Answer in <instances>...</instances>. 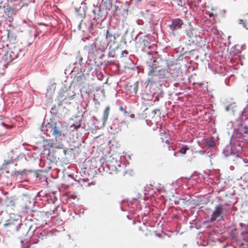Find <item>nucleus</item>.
I'll list each match as a JSON object with an SVG mask.
<instances>
[{"label":"nucleus","instance_id":"39448f33","mask_svg":"<svg viewBox=\"0 0 248 248\" xmlns=\"http://www.w3.org/2000/svg\"><path fill=\"white\" fill-rule=\"evenodd\" d=\"M230 209L228 207H224L223 206H218V221L224 219L227 215L230 213Z\"/></svg>","mask_w":248,"mask_h":248},{"label":"nucleus","instance_id":"20e7f679","mask_svg":"<svg viewBox=\"0 0 248 248\" xmlns=\"http://www.w3.org/2000/svg\"><path fill=\"white\" fill-rule=\"evenodd\" d=\"M106 37L108 43H103V45L102 46V47L100 48V50L102 52L105 50L108 46L109 45L110 46L109 47H111L112 45L115 44L116 40L115 36L112 33H110L108 30H107V31Z\"/></svg>","mask_w":248,"mask_h":248},{"label":"nucleus","instance_id":"f3484780","mask_svg":"<svg viewBox=\"0 0 248 248\" xmlns=\"http://www.w3.org/2000/svg\"><path fill=\"white\" fill-rule=\"evenodd\" d=\"M238 22L239 24L242 25V26H243L244 28H246L247 30L248 29V28L247 27V25H248V23H246V20L244 21L242 19H239Z\"/></svg>","mask_w":248,"mask_h":248},{"label":"nucleus","instance_id":"f8f14e48","mask_svg":"<svg viewBox=\"0 0 248 248\" xmlns=\"http://www.w3.org/2000/svg\"><path fill=\"white\" fill-rule=\"evenodd\" d=\"M96 48V46L94 43H93L88 46H86V49L89 54H94V49Z\"/></svg>","mask_w":248,"mask_h":248},{"label":"nucleus","instance_id":"a878e982","mask_svg":"<svg viewBox=\"0 0 248 248\" xmlns=\"http://www.w3.org/2000/svg\"><path fill=\"white\" fill-rule=\"evenodd\" d=\"M46 142H48V145L49 147H52L53 146V142L50 140H46Z\"/></svg>","mask_w":248,"mask_h":248},{"label":"nucleus","instance_id":"e433bc0d","mask_svg":"<svg viewBox=\"0 0 248 248\" xmlns=\"http://www.w3.org/2000/svg\"><path fill=\"white\" fill-rule=\"evenodd\" d=\"M124 53H126V54H127V52L126 51H124Z\"/></svg>","mask_w":248,"mask_h":248},{"label":"nucleus","instance_id":"0eeeda50","mask_svg":"<svg viewBox=\"0 0 248 248\" xmlns=\"http://www.w3.org/2000/svg\"><path fill=\"white\" fill-rule=\"evenodd\" d=\"M183 24V20L176 18L172 20L171 24L170 25V27L172 30H176L180 29Z\"/></svg>","mask_w":248,"mask_h":248},{"label":"nucleus","instance_id":"a211bd4d","mask_svg":"<svg viewBox=\"0 0 248 248\" xmlns=\"http://www.w3.org/2000/svg\"><path fill=\"white\" fill-rule=\"evenodd\" d=\"M9 56L11 60H14V59L17 58V54L15 53L14 52L11 51L9 54Z\"/></svg>","mask_w":248,"mask_h":248},{"label":"nucleus","instance_id":"9b49d317","mask_svg":"<svg viewBox=\"0 0 248 248\" xmlns=\"http://www.w3.org/2000/svg\"><path fill=\"white\" fill-rule=\"evenodd\" d=\"M13 154V152L10 153L9 154V156H11V158L10 159L8 160H4V162L3 163V166H6L8 165L11 163H12L14 162L15 160H16V157H17V155L16 156H13L12 155Z\"/></svg>","mask_w":248,"mask_h":248},{"label":"nucleus","instance_id":"7c9ffc66","mask_svg":"<svg viewBox=\"0 0 248 248\" xmlns=\"http://www.w3.org/2000/svg\"><path fill=\"white\" fill-rule=\"evenodd\" d=\"M209 16L210 17H212V16H214V14H212V13L209 14Z\"/></svg>","mask_w":248,"mask_h":248},{"label":"nucleus","instance_id":"aec40b11","mask_svg":"<svg viewBox=\"0 0 248 248\" xmlns=\"http://www.w3.org/2000/svg\"><path fill=\"white\" fill-rule=\"evenodd\" d=\"M188 148H187L186 146L182 148H181L179 151L178 153L183 154H186V151L188 150Z\"/></svg>","mask_w":248,"mask_h":248},{"label":"nucleus","instance_id":"f257e3e1","mask_svg":"<svg viewBox=\"0 0 248 248\" xmlns=\"http://www.w3.org/2000/svg\"><path fill=\"white\" fill-rule=\"evenodd\" d=\"M148 75L149 77L147 79V85H153L159 83L164 78V71L158 69L157 67H150Z\"/></svg>","mask_w":248,"mask_h":248},{"label":"nucleus","instance_id":"473e14b6","mask_svg":"<svg viewBox=\"0 0 248 248\" xmlns=\"http://www.w3.org/2000/svg\"><path fill=\"white\" fill-rule=\"evenodd\" d=\"M120 109L121 110H122V111H123V110H124V108H123L122 107H121L120 108Z\"/></svg>","mask_w":248,"mask_h":248},{"label":"nucleus","instance_id":"423d86ee","mask_svg":"<svg viewBox=\"0 0 248 248\" xmlns=\"http://www.w3.org/2000/svg\"><path fill=\"white\" fill-rule=\"evenodd\" d=\"M93 12L94 14V18L101 20L106 18L108 14L106 10H104L103 8L93 10Z\"/></svg>","mask_w":248,"mask_h":248},{"label":"nucleus","instance_id":"1a4fd4ad","mask_svg":"<svg viewBox=\"0 0 248 248\" xmlns=\"http://www.w3.org/2000/svg\"><path fill=\"white\" fill-rule=\"evenodd\" d=\"M85 80V76L84 74H80L76 76L74 78V80L78 85H81L84 83Z\"/></svg>","mask_w":248,"mask_h":248},{"label":"nucleus","instance_id":"5701e85b","mask_svg":"<svg viewBox=\"0 0 248 248\" xmlns=\"http://www.w3.org/2000/svg\"><path fill=\"white\" fill-rule=\"evenodd\" d=\"M159 111H160V110L159 109H154L152 111V113H153V117H154L156 115L157 112H159Z\"/></svg>","mask_w":248,"mask_h":248},{"label":"nucleus","instance_id":"dca6fc26","mask_svg":"<svg viewBox=\"0 0 248 248\" xmlns=\"http://www.w3.org/2000/svg\"><path fill=\"white\" fill-rule=\"evenodd\" d=\"M194 34H196V31L194 30H189L186 31V34L189 38L193 39Z\"/></svg>","mask_w":248,"mask_h":248},{"label":"nucleus","instance_id":"ddd939ff","mask_svg":"<svg viewBox=\"0 0 248 248\" xmlns=\"http://www.w3.org/2000/svg\"><path fill=\"white\" fill-rule=\"evenodd\" d=\"M110 111V107L109 106H108L105 108L104 113H103V121L104 123H105L108 118V116L109 113Z\"/></svg>","mask_w":248,"mask_h":248},{"label":"nucleus","instance_id":"c9c22d12","mask_svg":"<svg viewBox=\"0 0 248 248\" xmlns=\"http://www.w3.org/2000/svg\"><path fill=\"white\" fill-rule=\"evenodd\" d=\"M174 85L175 86L177 87V85H178V83H175V84H174Z\"/></svg>","mask_w":248,"mask_h":248},{"label":"nucleus","instance_id":"393cba45","mask_svg":"<svg viewBox=\"0 0 248 248\" xmlns=\"http://www.w3.org/2000/svg\"><path fill=\"white\" fill-rule=\"evenodd\" d=\"M211 31L212 33H213L214 34H216L217 33V30L215 27H213L211 29Z\"/></svg>","mask_w":248,"mask_h":248},{"label":"nucleus","instance_id":"cd10ccee","mask_svg":"<svg viewBox=\"0 0 248 248\" xmlns=\"http://www.w3.org/2000/svg\"><path fill=\"white\" fill-rule=\"evenodd\" d=\"M220 57V60L223 61L224 60V56H223V53L222 51L221 50V54L219 55Z\"/></svg>","mask_w":248,"mask_h":248},{"label":"nucleus","instance_id":"c85d7f7f","mask_svg":"<svg viewBox=\"0 0 248 248\" xmlns=\"http://www.w3.org/2000/svg\"><path fill=\"white\" fill-rule=\"evenodd\" d=\"M110 170H111L112 171H116V167H114V168H113V166H112L111 168V169H110Z\"/></svg>","mask_w":248,"mask_h":248},{"label":"nucleus","instance_id":"f704fd0d","mask_svg":"<svg viewBox=\"0 0 248 248\" xmlns=\"http://www.w3.org/2000/svg\"><path fill=\"white\" fill-rule=\"evenodd\" d=\"M1 124H2L3 125H4V126H5V125H6V124H4V122H2V123H1Z\"/></svg>","mask_w":248,"mask_h":248},{"label":"nucleus","instance_id":"2f4dec72","mask_svg":"<svg viewBox=\"0 0 248 248\" xmlns=\"http://www.w3.org/2000/svg\"><path fill=\"white\" fill-rule=\"evenodd\" d=\"M22 248H30V246L28 245V246H26V247H24V248L23 247Z\"/></svg>","mask_w":248,"mask_h":248},{"label":"nucleus","instance_id":"7ed1b4c3","mask_svg":"<svg viewBox=\"0 0 248 248\" xmlns=\"http://www.w3.org/2000/svg\"><path fill=\"white\" fill-rule=\"evenodd\" d=\"M50 132L55 136L56 138L60 136L64 137L65 134L63 133V126L60 122H56L51 125Z\"/></svg>","mask_w":248,"mask_h":248},{"label":"nucleus","instance_id":"6ab92c4d","mask_svg":"<svg viewBox=\"0 0 248 248\" xmlns=\"http://www.w3.org/2000/svg\"><path fill=\"white\" fill-rule=\"evenodd\" d=\"M219 35L220 36V37L221 38V39H222V40H225L227 39V35H226L225 34H224L222 31H221L220 32H219L218 31V36Z\"/></svg>","mask_w":248,"mask_h":248},{"label":"nucleus","instance_id":"9d476101","mask_svg":"<svg viewBox=\"0 0 248 248\" xmlns=\"http://www.w3.org/2000/svg\"><path fill=\"white\" fill-rule=\"evenodd\" d=\"M204 144L206 146L209 147H212L216 145V143L214 140V138L212 137L210 138L206 139L205 140Z\"/></svg>","mask_w":248,"mask_h":248},{"label":"nucleus","instance_id":"4c0bfd02","mask_svg":"<svg viewBox=\"0 0 248 248\" xmlns=\"http://www.w3.org/2000/svg\"><path fill=\"white\" fill-rule=\"evenodd\" d=\"M141 0H137L138 1H140Z\"/></svg>","mask_w":248,"mask_h":248},{"label":"nucleus","instance_id":"4468645a","mask_svg":"<svg viewBox=\"0 0 248 248\" xmlns=\"http://www.w3.org/2000/svg\"><path fill=\"white\" fill-rule=\"evenodd\" d=\"M61 105V103L59 104L58 106L54 105L53 107L51 108V113L53 115H56L59 112V108Z\"/></svg>","mask_w":248,"mask_h":248},{"label":"nucleus","instance_id":"bb28decb","mask_svg":"<svg viewBox=\"0 0 248 248\" xmlns=\"http://www.w3.org/2000/svg\"><path fill=\"white\" fill-rule=\"evenodd\" d=\"M72 127H73L75 129H78L80 127V124L76 125L74 124L72 125Z\"/></svg>","mask_w":248,"mask_h":248},{"label":"nucleus","instance_id":"4be33fe9","mask_svg":"<svg viewBox=\"0 0 248 248\" xmlns=\"http://www.w3.org/2000/svg\"><path fill=\"white\" fill-rule=\"evenodd\" d=\"M242 132L244 133H248V127L245 126L243 128Z\"/></svg>","mask_w":248,"mask_h":248},{"label":"nucleus","instance_id":"6e6552de","mask_svg":"<svg viewBox=\"0 0 248 248\" xmlns=\"http://www.w3.org/2000/svg\"><path fill=\"white\" fill-rule=\"evenodd\" d=\"M71 92L70 90H66L63 94H60L59 95V99L61 100V102L64 100H70L74 98L75 94L73 92H72V94H70Z\"/></svg>","mask_w":248,"mask_h":248},{"label":"nucleus","instance_id":"f03ea898","mask_svg":"<svg viewBox=\"0 0 248 248\" xmlns=\"http://www.w3.org/2000/svg\"><path fill=\"white\" fill-rule=\"evenodd\" d=\"M20 227V223L18 220H9L3 224L4 230L11 233L17 231Z\"/></svg>","mask_w":248,"mask_h":248},{"label":"nucleus","instance_id":"b1692460","mask_svg":"<svg viewBox=\"0 0 248 248\" xmlns=\"http://www.w3.org/2000/svg\"><path fill=\"white\" fill-rule=\"evenodd\" d=\"M77 59V60L78 61V63H81L82 62L83 59H82V57H81V56H80V55L78 56Z\"/></svg>","mask_w":248,"mask_h":248},{"label":"nucleus","instance_id":"2eb2a0df","mask_svg":"<svg viewBox=\"0 0 248 248\" xmlns=\"http://www.w3.org/2000/svg\"><path fill=\"white\" fill-rule=\"evenodd\" d=\"M105 7V10H110L111 7V2L109 0H106L103 3Z\"/></svg>","mask_w":248,"mask_h":248},{"label":"nucleus","instance_id":"58836bf2","mask_svg":"<svg viewBox=\"0 0 248 248\" xmlns=\"http://www.w3.org/2000/svg\"><path fill=\"white\" fill-rule=\"evenodd\" d=\"M108 167L109 168L110 167L109 165L108 164Z\"/></svg>","mask_w":248,"mask_h":248},{"label":"nucleus","instance_id":"72a5a7b5","mask_svg":"<svg viewBox=\"0 0 248 248\" xmlns=\"http://www.w3.org/2000/svg\"><path fill=\"white\" fill-rule=\"evenodd\" d=\"M217 213V209L215 210L214 214L216 215Z\"/></svg>","mask_w":248,"mask_h":248},{"label":"nucleus","instance_id":"412c9836","mask_svg":"<svg viewBox=\"0 0 248 248\" xmlns=\"http://www.w3.org/2000/svg\"><path fill=\"white\" fill-rule=\"evenodd\" d=\"M133 90H134V92L135 93H137L138 91V88H139V86H138V82H135L134 85H133Z\"/></svg>","mask_w":248,"mask_h":248},{"label":"nucleus","instance_id":"c756f323","mask_svg":"<svg viewBox=\"0 0 248 248\" xmlns=\"http://www.w3.org/2000/svg\"><path fill=\"white\" fill-rule=\"evenodd\" d=\"M230 106H228L225 107V110L228 111L230 109Z\"/></svg>","mask_w":248,"mask_h":248}]
</instances>
